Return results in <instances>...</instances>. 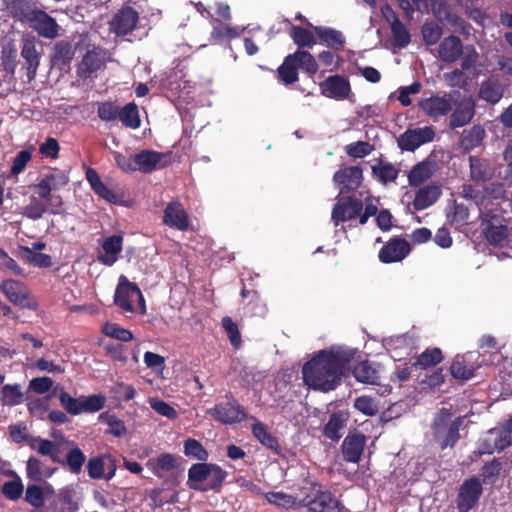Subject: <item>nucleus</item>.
<instances>
[{
    "instance_id": "c9c22d12",
    "label": "nucleus",
    "mask_w": 512,
    "mask_h": 512,
    "mask_svg": "<svg viewBox=\"0 0 512 512\" xmlns=\"http://www.w3.org/2000/svg\"><path fill=\"white\" fill-rule=\"evenodd\" d=\"M357 381L367 384H376L378 375L377 370L372 367L368 361L360 362L353 370Z\"/></svg>"
},
{
    "instance_id": "6e6552de",
    "label": "nucleus",
    "mask_w": 512,
    "mask_h": 512,
    "mask_svg": "<svg viewBox=\"0 0 512 512\" xmlns=\"http://www.w3.org/2000/svg\"><path fill=\"white\" fill-rule=\"evenodd\" d=\"M0 289L15 306L33 311L37 310L38 303L36 299L23 283L8 279L1 283Z\"/></svg>"
},
{
    "instance_id": "20e7f679",
    "label": "nucleus",
    "mask_w": 512,
    "mask_h": 512,
    "mask_svg": "<svg viewBox=\"0 0 512 512\" xmlns=\"http://www.w3.org/2000/svg\"><path fill=\"white\" fill-rule=\"evenodd\" d=\"M299 506L306 507L310 512H342L343 507L330 492L323 491L318 485L311 487L310 492L299 500Z\"/></svg>"
},
{
    "instance_id": "393cba45",
    "label": "nucleus",
    "mask_w": 512,
    "mask_h": 512,
    "mask_svg": "<svg viewBox=\"0 0 512 512\" xmlns=\"http://www.w3.org/2000/svg\"><path fill=\"white\" fill-rule=\"evenodd\" d=\"M163 155L156 151L143 150L134 155L135 171L147 173L157 168Z\"/></svg>"
},
{
    "instance_id": "6ab92c4d",
    "label": "nucleus",
    "mask_w": 512,
    "mask_h": 512,
    "mask_svg": "<svg viewBox=\"0 0 512 512\" xmlns=\"http://www.w3.org/2000/svg\"><path fill=\"white\" fill-rule=\"evenodd\" d=\"M365 442L366 437L359 432L348 434L342 443L344 459L348 462L358 463L363 453Z\"/></svg>"
},
{
    "instance_id": "f03ea898",
    "label": "nucleus",
    "mask_w": 512,
    "mask_h": 512,
    "mask_svg": "<svg viewBox=\"0 0 512 512\" xmlns=\"http://www.w3.org/2000/svg\"><path fill=\"white\" fill-rule=\"evenodd\" d=\"M114 302L124 311L138 314L146 313V304L140 289L124 275L119 277Z\"/></svg>"
},
{
    "instance_id": "39448f33",
    "label": "nucleus",
    "mask_w": 512,
    "mask_h": 512,
    "mask_svg": "<svg viewBox=\"0 0 512 512\" xmlns=\"http://www.w3.org/2000/svg\"><path fill=\"white\" fill-rule=\"evenodd\" d=\"M460 96L458 92H450L444 95L430 94L423 96L418 102L420 110L429 118L438 120L447 116L452 111V99Z\"/></svg>"
},
{
    "instance_id": "f8f14e48",
    "label": "nucleus",
    "mask_w": 512,
    "mask_h": 512,
    "mask_svg": "<svg viewBox=\"0 0 512 512\" xmlns=\"http://www.w3.org/2000/svg\"><path fill=\"white\" fill-rule=\"evenodd\" d=\"M189 482L191 483V487L195 489H200V483L206 480H215L218 483H221L224 479L225 473L221 468L206 464L199 463L193 465L188 472Z\"/></svg>"
},
{
    "instance_id": "ddd939ff",
    "label": "nucleus",
    "mask_w": 512,
    "mask_h": 512,
    "mask_svg": "<svg viewBox=\"0 0 512 512\" xmlns=\"http://www.w3.org/2000/svg\"><path fill=\"white\" fill-rule=\"evenodd\" d=\"M475 106L476 104L472 97L462 96L456 103L455 108H452L449 126L454 129L470 123L475 114Z\"/></svg>"
},
{
    "instance_id": "1a4fd4ad",
    "label": "nucleus",
    "mask_w": 512,
    "mask_h": 512,
    "mask_svg": "<svg viewBox=\"0 0 512 512\" xmlns=\"http://www.w3.org/2000/svg\"><path fill=\"white\" fill-rule=\"evenodd\" d=\"M28 24L43 38L55 39L59 36L60 26L53 17L41 9L33 10L28 15Z\"/></svg>"
},
{
    "instance_id": "69168bd1",
    "label": "nucleus",
    "mask_w": 512,
    "mask_h": 512,
    "mask_svg": "<svg viewBox=\"0 0 512 512\" xmlns=\"http://www.w3.org/2000/svg\"><path fill=\"white\" fill-rule=\"evenodd\" d=\"M144 363L156 374L160 375L163 373L165 367V359L161 355L153 352H146L144 354Z\"/></svg>"
},
{
    "instance_id": "423d86ee",
    "label": "nucleus",
    "mask_w": 512,
    "mask_h": 512,
    "mask_svg": "<svg viewBox=\"0 0 512 512\" xmlns=\"http://www.w3.org/2000/svg\"><path fill=\"white\" fill-rule=\"evenodd\" d=\"M512 444V417L507 425L500 429L494 428L487 431L479 442L480 454H493Z\"/></svg>"
},
{
    "instance_id": "4be33fe9",
    "label": "nucleus",
    "mask_w": 512,
    "mask_h": 512,
    "mask_svg": "<svg viewBox=\"0 0 512 512\" xmlns=\"http://www.w3.org/2000/svg\"><path fill=\"white\" fill-rule=\"evenodd\" d=\"M164 223L179 230H185L188 227L187 215L180 203L172 202L166 207Z\"/></svg>"
},
{
    "instance_id": "4c0bfd02",
    "label": "nucleus",
    "mask_w": 512,
    "mask_h": 512,
    "mask_svg": "<svg viewBox=\"0 0 512 512\" xmlns=\"http://www.w3.org/2000/svg\"><path fill=\"white\" fill-rule=\"evenodd\" d=\"M5 475L15 477V479L12 481L6 482L3 485V488H2L3 494L11 500H16V499L20 498V496L23 493V484H22L20 477L14 471L9 470V469H7V471H5Z\"/></svg>"
},
{
    "instance_id": "0eeeda50",
    "label": "nucleus",
    "mask_w": 512,
    "mask_h": 512,
    "mask_svg": "<svg viewBox=\"0 0 512 512\" xmlns=\"http://www.w3.org/2000/svg\"><path fill=\"white\" fill-rule=\"evenodd\" d=\"M68 181L69 179L65 172L53 171L46 174L34 187V194L45 202L55 203L56 206H60L61 199L58 196H54L53 192L65 187Z\"/></svg>"
},
{
    "instance_id": "e433bc0d",
    "label": "nucleus",
    "mask_w": 512,
    "mask_h": 512,
    "mask_svg": "<svg viewBox=\"0 0 512 512\" xmlns=\"http://www.w3.org/2000/svg\"><path fill=\"white\" fill-rule=\"evenodd\" d=\"M102 63L103 59L100 52L96 50L89 51L83 57L79 71L81 74H91L97 71L102 66Z\"/></svg>"
},
{
    "instance_id": "c756f323",
    "label": "nucleus",
    "mask_w": 512,
    "mask_h": 512,
    "mask_svg": "<svg viewBox=\"0 0 512 512\" xmlns=\"http://www.w3.org/2000/svg\"><path fill=\"white\" fill-rule=\"evenodd\" d=\"M347 422V415L343 412L333 413L325 425L324 434L331 440H338Z\"/></svg>"
},
{
    "instance_id": "37998d69",
    "label": "nucleus",
    "mask_w": 512,
    "mask_h": 512,
    "mask_svg": "<svg viewBox=\"0 0 512 512\" xmlns=\"http://www.w3.org/2000/svg\"><path fill=\"white\" fill-rule=\"evenodd\" d=\"M451 374L454 378L460 380H469L474 375L472 366H467L463 356H456L450 367Z\"/></svg>"
},
{
    "instance_id": "c03bdc74",
    "label": "nucleus",
    "mask_w": 512,
    "mask_h": 512,
    "mask_svg": "<svg viewBox=\"0 0 512 512\" xmlns=\"http://www.w3.org/2000/svg\"><path fill=\"white\" fill-rule=\"evenodd\" d=\"M314 29L319 38L328 46L340 48L344 44V37L339 31L323 27H315Z\"/></svg>"
},
{
    "instance_id": "b1692460",
    "label": "nucleus",
    "mask_w": 512,
    "mask_h": 512,
    "mask_svg": "<svg viewBox=\"0 0 512 512\" xmlns=\"http://www.w3.org/2000/svg\"><path fill=\"white\" fill-rule=\"evenodd\" d=\"M123 238L120 235H113L106 238L102 244L104 254L100 256V261L108 266L113 265L118 260V254L122 250Z\"/></svg>"
},
{
    "instance_id": "72a5a7b5",
    "label": "nucleus",
    "mask_w": 512,
    "mask_h": 512,
    "mask_svg": "<svg viewBox=\"0 0 512 512\" xmlns=\"http://www.w3.org/2000/svg\"><path fill=\"white\" fill-rule=\"evenodd\" d=\"M385 346L393 354L392 357L395 360H401L404 355H410L411 347L409 345V339L406 336H397L385 341Z\"/></svg>"
},
{
    "instance_id": "cd10ccee",
    "label": "nucleus",
    "mask_w": 512,
    "mask_h": 512,
    "mask_svg": "<svg viewBox=\"0 0 512 512\" xmlns=\"http://www.w3.org/2000/svg\"><path fill=\"white\" fill-rule=\"evenodd\" d=\"M478 96L486 102L495 104L503 96V87L497 80L488 79L481 83Z\"/></svg>"
},
{
    "instance_id": "473e14b6",
    "label": "nucleus",
    "mask_w": 512,
    "mask_h": 512,
    "mask_svg": "<svg viewBox=\"0 0 512 512\" xmlns=\"http://www.w3.org/2000/svg\"><path fill=\"white\" fill-rule=\"evenodd\" d=\"M55 203L45 202L42 199H37L35 196L31 198L30 203L25 208V215L31 219H39L46 210L52 213L57 212Z\"/></svg>"
},
{
    "instance_id": "2eb2a0df",
    "label": "nucleus",
    "mask_w": 512,
    "mask_h": 512,
    "mask_svg": "<svg viewBox=\"0 0 512 512\" xmlns=\"http://www.w3.org/2000/svg\"><path fill=\"white\" fill-rule=\"evenodd\" d=\"M21 57L25 61L26 76L30 82L35 79L40 64V53L37 50L35 37H26L23 40Z\"/></svg>"
},
{
    "instance_id": "052dcab7",
    "label": "nucleus",
    "mask_w": 512,
    "mask_h": 512,
    "mask_svg": "<svg viewBox=\"0 0 512 512\" xmlns=\"http://www.w3.org/2000/svg\"><path fill=\"white\" fill-rule=\"evenodd\" d=\"M354 407L366 416H373L378 412L376 401L367 396L358 397L354 402Z\"/></svg>"
},
{
    "instance_id": "5701e85b",
    "label": "nucleus",
    "mask_w": 512,
    "mask_h": 512,
    "mask_svg": "<svg viewBox=\"0 0 512 512\" xmlns=\"http://www.w3.org/2000/svg\"><path fill=\"white\" fill-rule=\"evenodd\" d=\"M462 52V43L456 36L446 37L438 47L439 58L449 63L456 61Z\"/></svg>"
},
{
    "instance_id": "7c9ffc66",
    "label": "nucleus",
    "mask_w": 512,
    "mask_h": 512,
    "mask_svg": "<svg viewBox=\"0 0 512 512\" xmlns=\"http://www.w3.org/2000/svg\"><path fill=\"white\" fill-rule=\"evenodd\" d=\"M440 196V189L437 186H426L421 188L415 195L414 207L423 210L431 206Z\"/></svg>"
},
{
    "instance_id": "8fccbe9b",
    "label": "nucleus",
    "mask_w": 512,
    "mask_h": 512,
    "mask_svg": "<svg viewBox=\"0 0 512 512\" xmlns=\"http://www.w3.org/2000/svg\"><path fill=\"white\" fill-rule=\"evenodd\" d=\"M103 333L106 336L114 338L119 341L128 342L133 339V334L131 331L119 326L115 323H106L103 326Z\"/></svg>"
},
{
    "instance_id": "a19ab883",
    "label": "nucleus",
    "mask_w": 512,
    "mask_h": 512,
    "mask_svg": "<svg viewBox=\"0 0 512 512\" xmlns=\"http://www.w3.org/2000/svg\"><path fill=\"white\" fill-rule=\"evenodd\" d=\"M278 74L280 79L285 84L294 83L298 79V72L296 68V62H294V56L288 55L283 64L278 68Z\"/></svg>"
},
{
    "instance_id": "9b49d317",
    "label": "nucleus",
    "mask_w": 512,
    "mask_h": 512,
    "mask_svg": "<svg viewBox=\"0 0 512 512\" xmlns=\"http://www.w3.org/2000/svg\"><path fill=\"white\" fill-rule=\"evenodd\" d=\"M482 494V485L479 479L470 478L460 487L457 508L459 512H469L479 501Z\"/></svg>"
},
{
    "instance_id": "774afa93",
    "label": "nucleus",
    "mask_w": 512,
    "mask_h": 512,
    "mask_svg": "<svg viewBox=\"0 0 512 512\" xmlns=\"http://www.w3.org/2000/svg\"><path fill=\"white\" fill-rule=\"evenodd\" d=\"M85 462V455L79 448H73L67 454V464L70 470L74 473H79Z\"/></svg>"
},
{
    "instance_id": "dca6fc26",
    "label": "nucleus",
    "mask_w": 512,
    "mask_h": 512,
    "mask_svg": "<svg viewBox=\"0 0 512 512\" xmlns=\"http://www.w3.org/2000/svg\"><path fill=\"white\" fill-rule=\"evenodd\" d=\"M138 22V13L126 7L121 9L110 22V31L116 35H126L130 33Z\"/></svg>"
},
{
    "instance_id": "4d7b16f0",
    "label": "nucleus",
    "mask_w": 512,
    "mask_h": 512,
    "mask_svg": "<svg viewBox=\"0 0 512 512\" xmlns=\"http://www.w3.org/2000/svg\"><path fill=\"white\" fill-rule=\"evenodd\" d=\"M291 37L299 47H311L314 45L315 40L312 32L302 29L300 27H292Z\"/></svg>"
},
{
    "instance_id": "7ed1b4c3",
    "label": "nucleus",
    "mask_w": 512,
    "mask_h": 512,
    "mask_svg": "<svg viewBox=\"0 0 512 512\" xmlns=\"http://www.w3.org/2000/svg\"><path fill=\"white\" fill-rule=\"evenodd\" d=\"M462 425V419H451L448 410H440L433 423L432 429L436 440L440 443L442 449L453 447L459 439V428Z\"/></svg>"
},
{
    "instance_id": "a18cd8bd",
    "label": "nucleus",
    "mask_w": 512,
    "mask_h": 512,
    "mask_svg": "<svg viewBox=\"0 0 512 512\" xmlns=\"http://www.w3.org/2000/svg\"><path fill=\"white\" fill-rule=\"evenodd\" d=\"M121 122L129 128L136 129L140 126L138 108L134 103H129L119 111Z\"/></svg>"
},
{
    "instance_id": "a878e982",
    "label": "nucleus",
    "mask_w": 512,
    "mask_h": 512,
    "mask_svg": "<svg viewBox=\"0 0 512 512\" xmlns=\"http://www.w3.org/2000/svg\"><path fill=\"white\" fill-rule=\"evenodd\" d=\"M29 446L37 453L48 456L53 462L59 461L60 448L57 442L40 437H31Z\"/></svg>"
},
{
    "instance_id": "a211bd4d",
    "label": "nucleus",
    "mask_w": 512,
    "mask_h": 512,
    "mask_svg": "<svg viewBox=\"0 0 512 512\" xmlns=\"http://www.w3.org/2000/svg\"><path fill=\"white\" fill-rule=\"evenodd\" d=\"M208 413L223 424L236 423L244 418V413L236 402L220 403Z\"/></svg>"
},
{
    "instance_id": "bf43d9fd",
    "label": "nucleus",
    "mask_w": 512,
    "mask_h": 512,
    "mask_svg": "<svg viewBox=\"0 0 512 512\" xmlns=\"http://www.w3.org/2000/svg\"><path fill=\"white\" fill-rule=\"evenodd\" d=\"M422 35L426 44H435L442 35V28L433 22H426L422 27Z\"/></svg>"
},
{
    "instance_id": "412c9836",
    "label": "nucleus",
    "mask_w": 512,
    "mask_h": 512,
    "mask_svg": "<svg viewBox=\"0 0 512 512\" xmlns=\"http://www.w3.org/2000/svg\"><path fill=\"white\" fill-rule=\"evenodd\" d=\"M362 171L352 166L337 171L334 175V182L340 187V192L356 189L361 182Z\"/></svg>"
},
{
    "instance_id": "58836bf2",
    "label": "nucleus",
    "mask_w": 512,
    "mask_h": 512,
    "mask_svg": "<svg viewBox=\"0 0 512 512\" xmlns=\"http://www.w3.org/2000/svg\"><path fill=\"white\" fill-rule=\"evenodd\" d=\"M265 498L269 504L283 509L299 506V501L297 502L296 498L284 492H268L265 494Z\"/></svg>"
},
{
    "instance_id": "4468645a",
    "label": "nucleus",
    "mask_w": 512,
    "mask_h": 512,
    "mask_svg": "<svg viewBox=\"0 0 512 512\" xmlns=\"http://www.w3.org/2000/svg\"><path fill=\"white\" fill-rule=\"evenodd\" d=\"M362 203L353 197L338 198L333 210L332 221L337 226L341 222L349 221L360 215Z\"/></svg>"
},
{
    "instance_id": "49530a36",
    "label": "nucleus",
    "mask_w": 512,
    "mask_h": 512,
    "mask_svg": "<svg viewBox=\"0 0 512 512\" xmlns=\"http://www.w3.org/2000/svg\"><path fill=\"white\" fill-rule=\"evenodd\" d=\"M23 393L21 391V386L18 384L15 385H5L1 390V401L4 405L7 406H15L22 402Z\"/></svg>"
},
{
    "instance_id": "ea45409f",
    "label": "nucleus",
    "mask_w": 512,
    "mask_h": 512,
    "mask_svg": "<svg viewBox=\"0 0 512 512\" xmlns=\"http://www.w3.org/2000/svg\"><path fill=\"white\" fill-rule=\"evenodd\" d=\"M442 360L441 350L438 348H434L431 350L424 351L416 361L412 364L415 368L419 369H427L432 367Z\"/></svg>"
},
{
    "instance_id": "680f3d73",
    "label": "nucleus",
    "mask_w": 512,
    "mask_h": 512,
    "mask_svg": "<svg viewBox=\"0 0 512 512\" xmlns=\"http://www.w3.org/2000/svg\"><path fill=\"white\" fill-rule=\"evenodd\" d=\"M184 453L186 456L193 457L198 460H206L207 452L203 446L194 439H188L184 444Z\"/></svg>"
},
{
    "instance_id": "09e8293b",
    "label": "nucleus",
    "mask_w": 512,
    "mask_h": 512,
    "mask_svg": "<svg viewBox=\"0 0 512 512\" xmlns=\"http://www.w3.org/2000/svg\"><path fill=\"white\" fill-rule=\"evenodd\" d=\"M1 62L4 70L14 74L17 67V49L13 44L5 45L1 50Z\"/></svg>"
},
{
    "instance_id": "0e129e2a",
    "label": "nucleus",
    "mask_w": 512,
    "mask_h": 512,
    "mask_svg": "<svg viewBox=\"0 0 512 512\" xmlns=\"http://www.w3.org/2000/svg\"><path fill=\"white\" fill-rule=\"evenodd\" d=\"M345 150L351 157L362 158L371 153L372 146L368 142L358 141L347 145Z\"/></svg>"
},
{
    "instance_id": "13d9d810",
    "label": "nucleus",
    "mask_w": 512,
    "mask_h": 512,
    "mask_svg": "<svg viewBox=\"0 0 512 512\" xmlns=\"http://www.w3.org/2000/svg\"><path fill=\"white\" fill-rule=\"evenodd\" d=\"M59 399L61 405L68 413L72 415H78L82 413V397L73 398L68 393L61 392Z\"/></svg>"
},
{
    "instance_id": "e2e57ef3",
    "label": "nucleus",
    "mask_w": 512,
    "mask_h": 512,
    "mask_svg": "<svg viewBox=\"0 0 512 512\" xmlns=\"http://www.w3.org/2000/svg\"><path fill=\"white\" fill-rule=\"evenodd\" d=\"M421 83L420 82H414L412 83L411 85L409 86H404V87H400L398 92H399V95H398V100L399 102L407 107V106H410L412 104V100L410 98V95H416L420 92L421 90Z\"/></svg>"
},
{
    "instance_id": "bb28decb",
    "label": "nucleus",
    "mask_w": 512,
    "mask_h": 512,
    "mask_svg": "<svg viewBox=\"0 0 512 512\" xmlns=\"http://www.w3.org/2000/svg\"><path fill=\"white\" fill-rule=\"evenodd\" d=\"M55 470L56 468L46 465L35 457L29 458L26 465L27 477L33 481H43L50 478Z\"/></svg>"
},
{
    "instance_id": "864d4df0",
    "label": "nucleus",
    "mask_w": 512,
    "mask_h": 512,
    "mask_svg": "<svg viewBox=\"0 0 512 512\" xmlns=\"http://www.w3.org/2000/svg\"><path fill=\"white\" fill-rule=\"evenodd\" d=\"M485 136V130L481 126H473L463 135V145L467 149L477 147Z\"/></svg>"
},
{
    "instance_id": "f3484780",
    "label": "nucleus",
    "mask_w": 512,
    "mask_h": 512,
    "mask_svg": "<svg viewBox=\"0 0 512 512\" xmlns=\"http://www.w3.org/2000/svg\"><path fill=\"white\" fill-rule=\"evenodd\" d=\"M410 252V246L406 240L392 239L379 252V259L383 263L402 261Z\"/></svg>"
},
{
    "instance_id": "5fc2aeb1",
    "label": "nucleus",
    "mask_w": 512,
    "mask_h": 512,
    "mask_svg": "<svg viewBox=\"0 0 512 512\" xmlns=\"http://www.w3.org/2000/svg\"><path fill=\"white\" fill-rule=\"evenodd\" d=\"M253 435L265 446L274 448L277 445L276 439L268 432L267 427L261 422H255L252 426Z\"/></svg>"
},
{
    "instance_id": "c85d7f7f",
    "label": "nucleus",
    "mask_w": 512,
    "mask_h": 512,
    "mask_svg": "<svg viewBox=\"0 0 512 512\" xmlns=\"http://www.w3.org/2000/svg\"><path fill=\"white\" fill-rule=\"evenodd\" d=\"M434 168V164L430 161H422L416 164L408 175L410 185L419 186L424 183L433 175Z\"/></svg>"
},
{
    "instance_id": "603ef678",
    "label": "nucleus",
    "mask_w": 512,
    "mask_h": 512,
    "mask_svg": "<svg viewBox=\"0 0 512 512\" xmlns=\"http://www.w3.org/2000/svg\"><path fill=\"white\" fill-rule=\"evenodd\" d=\"M291 55L294 56V62L307 72L315 73L318 70V65L309 52L298 50Z\"/></svg>"
},
{
    "instance_id": "f257e3e1",
    "label": "nucleus",
    "mask_w": 512,
    "mask_h": 512,
    "mask_svg": "<svg viewBox=\"0 0 512 512\" xmlns=\"http://www.w3.org/2000/svg\"><path fill=\"white\" fill-rule=\"evenodd\" d=\"M353 351L341 347L321 350L302 368L304 383L314 389L329 392L340 384L345 366L353 358Z\"/></svg>"
},
{
    "instance_id": "338daca9",
    "label": "nucleus",
    "mask_w": 512,
    "mask_h": 512,
    "mask_svg": "<svg viewBox=\"0 0 512 512\" xmlns=\"http://www.w3.org/2000/svg\"><path fill=\"white\" fill-rule=\"evenodd\" d=\"M471 176L475 180H485L490 176L487 164L479 159L470 158Z\"/></svg>"
},
{
    "instance_id": "2f4dec72",
    "label": "nucleus",
    "mask_w": 512,
    "mask_h": 512,
    "mask_svg": "<svg viewBox=\"0 0 512 512\" xmlns=\"http://www.w3.org/2000/svg\"><path fill=\"white\" fill-rule=\"evenodd\" d=\"M146 466L157 476L169 472L175 467V458L173 455L165 453L155 459H149Z\"/></svg>"
},
{
    "instance_id": "6e6d98bb",
    "label": "nucleus",
    "mask_w": 512,
    "mask_h": 512,
    "mask_svg": "<svg viewBox=\"0 0 512 512\" xmlns=\"http://www.w3.org/2000/svg\"><path fill=\"white\" fill-rule=\"evenodd\" d=\"M151 408L159 415L168 419L177 418V411L167 402L160 400L156 397H151L148 400Z\"/></svg>"
},
{
    "instance_id": "f704fd0d",
    "label": "nucleus",
    "mask_w": 512,
    "mask_h": 512,
    "mask_svg": "<svg viewBox=\"0 0 512 512\" xmlns=\"http://www.w3.org/2000/svg\"><path fill=\"white\" fill-rule=\"evenodd\" d=\"M19 255L23 261L39 268L50 267L51 257L40 252H31L28 247H19Z\"/></svg>"
},
{
    "instance_id": "3c124183",
    "label": "nucleus",
    "mask_w": 512,
    "mask_h": 512,
    "mask_svg": "<svg viewBox=\"0 0 512 512\" xmlns=\"http://www.w3.org/2000/svg\"><path fill=\"white\" fill-rule=\"evenodd\" d=\"M508 236V229L504 225H491L485 231L487 241L492 245H502Z\"/></svg>"
},
{
    "instance_id": "9d476101",
    "label": "nucleus",
    "mask_w": 512,
    "mask_h": 512,
    "mask_svg": "<svg viewBox=\"0 0 512 512\" xmlns=\"http://www.w3.org/2000/svg\"><path fill=\"white\" fill-rule=\"evenodd\" d=\"M435 130L432 126L408 129L398 139V145L402 150L414 151L421 145L432 142Z\"/></svg>"
},
{
    "instance_id": "79ce46f5",
    "label": "nucleus",
    "mask_w": 512,
    "mask_h": 512,
    "mask_svg": "<svg viewBox=\"0 0 512 512\" xmlns=\"http://www.w3.org/2000/svg\"><path fill=\"white\" fill-rule=\"evenodd\" d=\"M374 176L382 183L394 181L398 176V170L390 163L379 162L372 166Z\"/></svg>"
},
{
    "instance_id": "aec40b11",
    "label": "nucleus",
    "mask_w": 512,
    "mask_h": 512,
    "mask_svg": "<svg viewBox=\"0 0 512 512\" xmlns=\"http://www.w3.org/2000/svg\"><path fill=\"white\" fill-rule=\"evenodd\" d=\"M322 94L336 100H343L350 93L349 82L340 76L328 77L320 86Z\"/></svg>"
},
{
    "instance_id": "de8ad7c7",
    "label": "nucleus",
    "mask_w": 512,
    "mask_h": 512,
    "mask_svg": "<svg viewBox=\"0 0 512 512\" xmlns=\"http://www.w3.org/2000/svg\"><path fill=\"white\" fill-rule=\"evenodd\" d=\"M391 30L394 46L404 48L409 44L410 34L400 20L394 18L391 24Z\"/></svg>"
}]
</instances>
